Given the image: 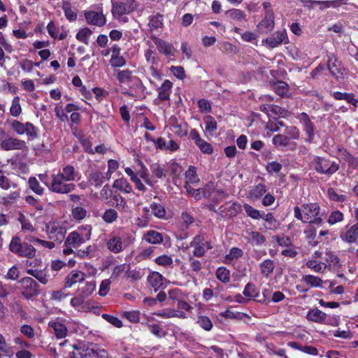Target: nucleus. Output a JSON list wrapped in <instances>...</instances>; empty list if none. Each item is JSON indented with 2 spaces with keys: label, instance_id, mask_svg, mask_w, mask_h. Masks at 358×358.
Wrapping results in <instances>:
<instances>
[{
  "label": "nucleus",
  "instance_id": "1",
  "mask_svg": "<svg viewBox=\"0 0 358 358\" xmlns=\"http://www.w3.org/2000/svg\"><path fill=\"white\" fill-rule=\"evenodd\" d=\"M320 207L317 203H304L301 207L296 206L294 208V215L303 223H314L316 226H321L322 219L319 216Z\"/></svg>",
  "mask_w": 358,
  "mask_h": 358
},
{
  "label": "nucleus",
  "instance_id": "2",
  "mask_svg": "<svg viewBox=\"0 0 358 358\" xmlns=\"http://www.w3.org/2000/svg\"><path fill=\"white\" fill-rule=\"evenodd\" d=\"M309 166L317 173L327 176L333 175L339 169V164L336 162L319 156L313 157Z\"/></svg>",
  "mask_w": 358,
  "mask_h": 358
},
{
  "label": "nucleus",
  "instance_id": "3",
  "mask_svg": "<svg viewBox=\"0 0 358 358\" xmlns=\"http://www.w3.org/2000/svg\"><path fill=\"white\" fill-rule=\"evenodd\" d=\"M9 250L13 253L22 257L32 259L36 255V248L27 242L22 243L18 236L12 238L9 244Z\"/></svg>",
  "mask_w": 358,
  "mask_h": 358
},
{
  "label": "nucleus",
  "instance_id": "4",
  "mask_svg": "<svg viewBox=\"0 0 358 358\" xmlns=\"http://www.w3.org/2000/svg\"><path fill=\"white\" fill-rule=\"evenodd\" d=\"M67 181L63 179L60 174L53 173L51 175V182L47 185L49 190L57 194H69L76 189V185L73 183H67Z\"/></svg>",
  "mask_w": 358,
  "mask_h": 358
},
{
  "label": "nucleus",
  "instance_id": "5",
  "mask_svg": "<svg viewBox=\"0 0 358 358\" xmlns=\"http://www.w3.org/2000/svg\"><path fill=\"white\" fill-rule=\"evenodd\" d=\"M20 284L22 295L27 299H30L40 294L38 284L30 277L22 278L18 282Z\"/></svg>",
  "mask_w": 358,
  "mask_h": 358
},
{
  "label": "nucleus",
  "instance_id": "6",
  "mask_svg": "<svg viewBox=\"0 0 358 358\" xmlns=\"http://www.w3.org/2000/svg\"><path fill=\"white\" fill-rule=\"evenodd\" d=\"M83 229L87 231L86 234H80L78 231L71 232L65 240V246L78 248L86 241L89 240L91 236L92 227L89 225H85Z\"/></svg>",
  "mask_w": 358,
  "mask_h": 358
},
{
  "label": "nucleus",
  "instance_id": "7",
  "mask_svg": "<svg viewBox=\"0 0 358 358\" xmlns=\"http://www.w3.org/2000/svg\"><path fill=\"white\" fill-rule=\"evenodd\" d=\"M138 6L136 0H127L125 2H113L112 13L113 16L120 17L122 15H127L134 11Z\"/></svg>",
  "mask_w": 358,
  "mask_h": 358
},
{
  "label": "nucleus",
  "instance_id": "8",
  "mask_svg": "<svg viewBox=\"0 0 358 358\" xmlns=\"http://www.w3.org/2000/svg\"><path fill=\"white\" fill-rule=\"evenodd\" d=\"M298 119L307 136L306 141L312 143L315 137V126L310 117L306 113L303 112L299 115Z\"/></svg>",
  "mask_w": 358,
  "mask_h": 358
},
{
  "label": "nucleus",
  "instance_id": "9",
  "mask_svg": "<svg viewBox=\"0 0 358 358\" xmlns=\"http://www.w3.org/2000/svg\"><path fill=\"white\" fill-rule=\"evenodd\" d=\"M0 148L3 150H22L26 148V142L24 141L6 136L0 142Z\"/></svg>",
  "mask_w": 358,
  "mask_h": 358
},
{
  "label": "nucleus",
  "instance_id": "10",
  "mask_svg": "<svg viewBox=\"0 0 358 358\" xmlns=\"http://www.w3.org/2000/svg\"><path fill=\"white\" fill-rule=\"evenodd\" d=\"M282 43H288V37L285 29L276 31L266 39V44L268 47L273 48L278 47Z\"/></svg>",
  "mask_w": 358,
  "mask_h": 358
},
{
  "label": "nucleus",
  "instance_id": "11",
  "mask_svg": "<svg viewBox=\"0 0 358 358\" xmlns=\"http://www.w3.org/2000/svg\"><path fill=\"white\" fill-rule=\"evenodd\" d=\"M128 245L119 236H112L106 242L108 250L115 254L120 253Z\"/></svg>",
  "mask_w": 358,
  "mask_h": 358
},
{
  "label": "nucleus",
  "instance_id": "12",
  "mask_svg": "<svg viewBox=\"0 0 358 358\" xmlns=\"http://www.w3.org/2000/svg\"><path fill=\"white\" fill-rule=\"evenodd\" d=\"M151 39L153 41L160 53L167 57H173L175 55L176 50L172 44L153 36H151Z\"/></svg>",
  "mask_w": 358,
  "mask_h": 358
},
{
  "label": "nucleus",
  "instance_id": "13",
  "mask_svg": "<svg viewBox=\"0 0 358 358\" xmlns=\"http://www.w3.org/2000/svg\"><path fill=\"white\" fill-rule=\"evenodd\" d=\"M306 318L308 320L316 323L334 325L331 322L327 320V314L318 308L309 310L307 313Z\"/></svg>",
  "mask_w": 358,
  "mask_h": 358
},
{
  "label": "nucleus",
  "instance_id": "14",
  "mask_svg": "<svg viewBox=\"0 0 358 358\" xmlns=\"http://www.w3.org/2000/svg\"><path fill=\"white\" fill-rule=\"evenodd\" d=\"M203 234L195 236L190 242L189 245L193 248L192 256L201 257L206 254V249L203 246Z\"/></svg>",
  "mask_w": 358,
  "mask_h": 358
},
{
  "label": "nucleus",
  "instance_id": "15",
  "mask_svg": "<svg viewBox=\"0 0 358 358\" xmlns=\"http://www.w3.org/2000/svg\"><path fill=\"white\" fill-rule=\"evenodd\" d=\"M48 326L52 329L53 333L57 339L64 338L67 336V327L61 321L58 320L50 321Z\"/></svg>",
  "mask_w": 358,
  "mask_h": 358
},
{
  "label": "nucleus",
  "instance_id": "16",
  "mask_svg": "<svg viewBox=\"0 0 358 358\" xmlns=\"http://www.w3.org/2000/svg\"><path fill=\"white\" fill-rule=\"evenodd\" d=\"M85 273L80 271L73 270L67 275L64 281V287L66 288L71 287L77 282L84 281L85 278Z\"/></svg>",
  "mask_w": 358,
  "mask_h": 358
},
{
  "label": "nucleus",
  "instance_id": "17",
  "mask_svg": "<svg viewBox=\"0 0 358 358\" xmlns=\"http://www.w3.org/2000/svg\"><path fill=\"white\" fill-rule=\"evenodd\" d=\"M328 69L332 76L339 78L343 76V68L334 55L329 56Z\"/></svg>",
  "mask_w": 358,
  "mask_h": 358
},
{
  "label": "nucleus",
  "instance_id": "18",
  "mask_svg": "<svg viewBox=\"0 0 358 358\" xmlns=\"http://www.w3.org/2000/svg\"><path fill=\"white\" fill-rule=\"evenodd\" d=\"M164 277L158 272L153 271L148 276V282L155 292L163 287Z\"/></svg>",
  "mask_w": 358,
  "mask_h": 358
},
{
  "label": "nucleus",
  "instance_id": "19",
  "mask_svg": "<svg viewBox=\"0 0 358 358\" xmlns=\"http://www.w3.org/2000/svg\"><path fill=\"white\" fill-rule=\"evenodd\" d=\"M245 296L248 298H254L255 301L259 303H266V296H262V299H257L259 296V292L255 284L248 282L243 292Z\"/></svg>",
  "mask_w": 358,
  "mask_h": 358
},
{
  "label": "nucleus",
  "instance_id": "20",
  "mask_svg": "<svg viewBox=\"0 0 358 358\" xmlns=\"http://www.w3.org/2000/svg\"><path fill=\"white\" fill-rule=\"evenodd\" d=\"M345 231H342L340 234V238L349 243H355L358 238V226L353 224L348 228Z\"/></svg>",
  "mask_w": 358,
  "mask_h": 358
},
{
  "label": "nucleus",
  "instance_id": "21",
  "mask_svg": "<svg viewBox=\"0 0 358 358\" xmlns=\"http://www.w3.org/2000/svg\"><path fill=\"white\" fill-rule=\"evenodd\" d=\"M121 48L117 45H114L111 48V59L110 63L112 66L121 67L126 64L124 58L120 55Z\"/></svg>",
  "mask_w": 358,
  "mask_h": 358
},
{
  "label": "nucleus",
  "instance_id": "22",
  "mask_svg": "<svg viewBox=\"0 0 358 358\" xmlns=\"http://www.w3.org/2000/svg\"><path fill=\"white\" fill-rule=\"evenodd\" d=\"M105 180L104 173L96 169H92L88 174V180L91 185L99 187Z\"/></svg>",
  "mask_w": 358,
  "mask_h": 358
},
{
  "label": "nucleus",
  "instance_id": "23",
  "mask_svg": "<svg viewBox=\"0 0 358 358\" xmlns=\"http://www.w3.org/2000/svg\"><path fill=\"white\" fill-rule=\"evenodd\" d=\"M60 176L68 182H73L79 180L78 173L76 171L72 165H67L62 169V171L57 173Z\"/></svg>",
  "mask_w": 358,
  "mask_h": 358
},
{
  "label": "nucleus",
  "instance_id": "24",
  "mask_svg": "<svg viewBox=\"0 0 358 358\" xmlns=\"http://www.w3.org/2000/svg\"><path fill=\"white\" fill-rule=\"evenodd\" d=\"M155 315L163 318H186V314L184 311L176 310L172 308H166L159 310L158 312L155 313Z\"/></svg>",
  "mask_w": 358,
  "mask_h": 358
},
{
  "label": "nucleus",
  "instance_id": "25",
  "mask_svg": "<svg viewBox=\"0 0 358 358\" xmlns=\"http://www.w3.org/2000/svg\"><path fill=\"white\" fill-rule=\"evenodd\" d=\"M48 232L51 238L55 236L57 241L62 242L65 237L66 229L64 227H60L59 224H53L48 227Z\"/></svg>",
  "mask_w": 358,
  "mask_h": 358
},
{
  "label": "nucleus",
  "instance_id": "26",
  "mask_svg": "<svg viewBox=\"0 0 358 358\" xmlns=\"http://www.w3.org/2000/svg\"><path fill=\"white\" fill-rule=\"evenodd\" d=\"M173 84L169 80H166L160 87L158 88V98L162 101H167L170 98V91L172 88Z\"/></svg>",
  "mask_w": 358,
  "mask_h": 358
},
{
  "label": "nucleus",
  "instance_id": "27",
  "mask_svg": "<svg viewBox=\"0 0 358 358\" xmlns=\"http://www.w3.org/2000/svg\"><path fill=\"white\" fill-rule=\"evenodd\" d=\"M143 239L150 244H159L163 241V236L157 231L150 230L143 235Z\"/></svg>",
  "mask_w": 358,
  "mask_h": 358
},
{
  "label": "nucleus",
  "instance_id": "28",
  "mask_svg": "<svg viewBox=\"0 0 358 358\" xmlns=\"http://www.w3.org/2000/svg\"><path fill=\"white\" fill-rule=\"evenodd\" d=\"M143 210L146 213H148L150 210H151L152 214L158 218H164L166 215L164 207L162 204L155 202L151 203L149 208L144 207Z\"/></svg>",
  "mask_w": 358,
  "mask_h": 358
},
{
  "label": "nucleus",
  "instance_id": "29",
  "mask_svg": "<svg viewBox=\"0 0 358 358\" xmlns=\"http://www.w3.org/2000/svg\"><path fill=\"white\" fill-rule=\"evenodd\" d=\"M87 22H106V19L102 11L89 10L85 12Z\"/></svg>",
  "mask_w": 358,
  "mask_h": 358
},
{
  "label": "nucleus",
  "instance_id": "30",
  "mask_svg": "<svg viewBox=\"0 0 358 358\" xmlns=\"http://www.w3.org/2000/svg\"><path fill=\"white\" fill-rule=\"evenodd\" d=\"M93 343H86L83 341H78L77 343H75L72 345H70V346L75 350H76L77 353L83 355L84 358H87L88 355L90 353L89 350L90 348H92V345Z\"/></svg>",
  "mask_w": 358,
  "mask_h": 358
},
{
  "label": "nucleus",
  "instance_id": "31",
  "mask_svg": "<svg viewBox=\"0 0 358 358\" xmlns=\"http://www.w3.org/2000/svg\"><path fill=\"white\" fill-rule=\"evenodd\" d=\"M333 96L336 100H345L355 108L357 107L358 100L355 98V95L352 93L335 92L333 93Z\"/></svg>",
  "mask_w": 358,
  "mask_h": 358
},
{
  "label": "nucleus",
  "instance_id": "32",
  "mask_svg": "<svg viewBox=\"0 0 358 358\" xmlns=\"http://www.w3.org/2000/svg\"><path fill=\"white\" fill-rule=\"evenodd\" d=\"M113 187L124 193H131L133 191L132 186L124 178L115 180Z\"/></svg>",
  "mask_w": 358,
  "mask_h": 358
},
{
  "label": "nucleus",
  "instance_id": "33",
  "mask_svg": "<svg viewBox=\"0 0 358 358\" xmlns=\"http://www.w3.org/2000/svg\"><path fill=\"white\" fill-rule=\"evenodd\" d=\"M259 268L261 273L268 278L273 272L274 262L270 259H266L260 263Z\"/></svg>",
  "mask_w": 358,
  "mask_h": 358
},
{
  "label": "nucleus",
  "instance_id": "34",
  "mask_svg": "<svg viewBox=\"0 0 358 358\" xmlns=\"http://www.w3.org/2000/svg\"><path fill=\"white\" fill-rule=\"evenodd\" d=\"M89 351L87 358H109L108 352L104 349H101L96 344L93 343Z\"/></svg>",
  "mask_w": 358,
  "mask_h": 358
},
{
  "label": "nucleus",
  "instance_id": "35",
  "mask_svg": "<svg viewBox=\"0 0 358 358\" xmlns=\"http://www.w3.org/2000/svg\"><path fill=\"white\" fill-rule=\"evenodd\" d=\"M226 16L229 20L243 21L245 18L244 13L238 9H231L226 12Z\"/></svg>",
  "mask_w": 358,
  "mask_h": 358
},
{
  "label": "nucleus",
  "instance_id": "36",
  "mask_svg": "<svg viewBox=\"0 0 358 358\" xmlns=\"http://www.w3.org/2000/svg\"><path fill=\"white\" fill-rule=\"evenodd\" d=\"M206 124V132L210 135H213V132L217 130V124L215 118L210 115H207L203 118Z\"/></svg>",
  "mask_w": 358,
  "mask_h": 358
},
{
  "label": "nucleus",
  "instance_id": "37",
  "mask_svg": "<svg viewBox=\"0 0 358 358\" xmlns=\"http://www.w3.org/2000/svg\"><path fill=\"white\" fill-rule=\"evenodd\" d=\"M27 273L33 276L36 279H37L41 283L45 285L48 282V276L46 273H43L42 271L34 270L31 268L27 270Z\"/></svg>",
  "mask_w": 358,
  "mask_h": 358
},
{
  "label": "nucleus",
  "instance_id": "38",
  "mask_svg": "<svg viewBox=\"0 0 358 358\" xmlns=\"http://www.w3.org/2000/svg\"><path fill=\"white\" fill-rule=\"evenodd\" d=\"M273 90L279 96H282L285 95L287 94V92H288L289 86L285 82H284L282 80H278V81L273 83Z\"/></svg>",
  "mask_w": 358,
  "mask_h": 358
},
{
  "label": "nucleus",
  "instance_id": "39",
  "mask_svg": "<svg viewBox=\"0 0 358 358\" xmlns=\"http://www.w3.org/2000/svg\"><path fill=\"white\" fill-rule=\"evenodd\" d=\"M302 280L313 287H321L322 284V280L321 278L312 275H303Z\"/></svg>",
  "mask_w": 358,
  "mask_h": 358
},
{
  "label": "nucleus",
  "instance_id": "40",
  "mask_svg": "<svg viewBox=\"0 0 358 358\" xmlns=\"http://www.w3.org/2000/svg\"><path fill=\"white\" fill-rule=\"evenodd\" d=\"M118 213L116 210L113 208H108L105 210L102 215L103 220L107 224H111L117 220Z\"/></svg>",
  "mask_w": 358,
  "mask_h": 358
},
{
  "label": "nucleus",
  "instance_id": "41",
  "mask_svg": "<svg viewBox=\"0 0 358 358\" xmlns=\"http://www.w3.org/2000/svg\"><path fill=\"white\" fill-rule=\"evenodd\" d=\"M262 218L266 222L267 225H265V227L268 229H275L279 226L278 221L273 217L271 213H268L266 214H264V213H263Z\"/></svg>",
  "mask_w": 358,
  "mask_h": 358
},
{
  "label": "nucleus",
  "instance_id": "42",
  "mask_svg": "<svg viewBox=\"0 0 358 358\" xmlns=\"http://www.w3.org/2000/svg\"><path fill=\"white\" fill-rule=\"evenodd\" d=\"M264 10V19L262 22H274V15L273 13L271 4L268 1H264L262 3Z\"/></svg>",
  "mask_w": 358,
  "mask_h": 358
},
{
  "label": "nucleus",
  "instance_id": "43",
  "mask_svg": "<svg viewBox=\"0 0 358 358\" xmlns=\"http://www.w3.org/2000/svg\"><path fill=\"white\" fill-rule=\"evenodd\" d=\"M29 188L36 194L42 195L44 192V188L42 187L35 177H30L28 180Z\"/></svg>",
  "mask_w": 358,
  "mask_h": 358
},
{
  "label": "nucleus",
  "instance_id": "44",
  "mask_svg": "<svg viewBox=\"0 0 358 358\" xmlns=\"http://www.w3.org/2000/svg\"><path fill=\"white\" fill-rule=\"evenodd\" d=\"M222 208L223 210H221V213L227 210L229 213V217H234L237 215L238 213L241 210V206L238 203H233L229 207H227L226 206H222L220 208V209Z\"/></svg>",
  "mask_w": 358,
  "mask_h": 358
},
{
  "label": "nucleus",
  "instance_id": "45",
  "mask_svg": "<svg viewBox=\"0 0 358 358\" xmlns=\"http://www.w3.org/2000/svg\"><path fill=\"white\" fill-rule=\"evenodd\" d=\"M266 192V186L263 184H258L250 192V196L252 199L260 198Z\"/></svg>",
  "mask_w": 358,
  "mask_h": 358
},
{
  "label": "nucleus",
  "instance_id": "46",
  "mask_svg": "<svg viewBox=\"0 0 358 358\" xmlns=\"http://www.w3.org/2000/svg\"><path fill=\"white\" fill-rule=\"evenodd\" d=\"M116 78L122 83L131 82L132 78V72L129 69L119 71L117 73Z\"/></svg>",
  "mask_w": 358,
  "mask_h": 358
},
{
  "label": "nucleus",
  "instance_id": "47",
  "mask_svg": "<svg viewBox=\"0 0 358 358\" xmlns=\"http://www.w3.org/2000/svg\"><path fill=\"white\" fill-rule=\"evenodd\" d=\"M272 142L276 147H287L289 145L288 136L283 134L274 136Z\"/></svg>",
  "mask_w": 358,
  "mask_h": 358
},
{
  "label": "nucleus",
  "instance_id": "48",
  "mask_svg": "<svg viewBox=\"0 0 358 358\" xmlns=\"http://www.w3.org/2000/svg\"><path fill=\"white\" fill-rule=\"evenodd\" d=\"M129 268H130V265L127 264H122L116 266L113 270L110 278L111 279L118 278L122 275V273H124V272L127 273V271H129Z\"/></svg>",
  "mask_w": 358,
  "mask_h": 358
},
{
  "label": "nucleus",
  "instance_id": "49",
  "mask_svg": "<svg viewBox=\"0 0 358 358\" xmlns=\"http://www.w3.org/2000/svg\"><path fill=\"white\" fill-rule=\"evenodd\" d=\"M138 164L141 169L138 171L137 176L138 175L141 178L144 180L145 183L150 186H152V182L149 178L148 170L142 162L139 161Z\"/></svg>",
  "mask_w": 358,
  "mask_h": 358
},
{
  "label": "nucleus",
  "instance_id": "50",
  "mask_svg": "<svg viewBox=\"0 0 358 358\" xmlns=\"http://www.w3.org/2000/svg\"><path fill=\"white\" fill-rule=\"evenodd\" d=\"M22 113V108L20 104V97L15 96L12 101L10 108V113L13 117H18Z\"/></svg>",
  "mask_w": 358,
  "mask_h": 358
},
{
  "label": "nucleus",
  "instance_id": "51",
  "mask_svg": "<svg viewBox=\"0 0 358 358\" xmlns=\"http://www.w3.org/2000/svg\"><path fill=\"white\" fill-rule=\"evenodd\" d=\"M220 315L222 317L229 318V319H236V320H243L245 317H248L246 314L237 312L234 313L230 309H227L224 312L220 313Z\"/></svg>",
  "mask_w": 358,
  "mask_h": 358
},
{
  "label": "nucleus",
  "instance_id": "52",
  "mask_svg": "<svg viewBox=\"0 0 358 358\" xmlns=\"http://www.w3.org/2000/svg\"><path fill=\"white\" fill-rule=\"evenodd\" d=\"M0 187L3 189L8 190L11 187L16 188L17 185L15 182H12L6 176H4L3 171L0 170Z\"/></svg>",
  "mask_w": 358,
  "mask_h": 358
},
{
  "label": "nucleus",
  "instance_id": "53",
  "mask_svg": "<svg viewBox=\"0 0 358 358\" xmlns=\"http://www.w3.org/2000/svg\"><path fill=\"white\" fill-rule=\"evenodd\" d=\"M216 277L222 282H228L230 280V273L224 267H219L215 273Z\"/></svg>",
  "mask_w": 358,
  "mask_h": 358
},
{
  "label": "nucleus",
  "instance_id": "54",
  "mask_svg": "<svg viewBox=\"0 0 358 358\" xmlns=\"http://www.w3.org/2000/svg\"><path fill=\"white\" fill-rule=\"evenodd\" d=\"M72 217L74 220H83L87 215V210L81 206H72Z\"/></svg>",
  "mask_w": 358,
  "mask_h": 358
},
{
  "label": "nucleus",
  "instance_id": "55",
  "mask_svg": "<svg viewBox=\"0 0 358 358\" xmlns=\"http://www.w3.org/2000/svg\"><path fill=\"white\" fill-rule=\"evenodd\" d=\"M92 34V31L89 28H84L80 29L76 34V38L85 44H88V38Z\"/></svg>",
  "mask_w": 358,
  "mask_h": 358
},
{
  "label": "nucleus",
  "instance_id": "56",
  "mask_svg": "<svg viewBox=\"0 0 358 358\" xmlns=\"http://www.w3.org/2000/svg\"><path fill=\"white\" fill-rule=\"evenodd\" d=\"M150 171L157 178L166 177L165 169L158 163H154L150 166Z\"/></svg>",
  "mask_w": 358,
  "mask_h": 358
},
{
  "label": "nucleus",
  "instance_id": "57",
  "mask_svg": "<svg viewBox=\"0 0 358 358\" xmlns=\"http://www.w3.org/2000/svg\"><path fill=\"white\" fill-rule=\"evenodd\" d=\"M243 207L248 216L255 220H259L262 218L263 213H261L259 210L254 208L253 207L247 203L244 204Z\"/></svg>",
  "mask_w": 358,
  "mask_h": 358
},
{
  "label": "nucleus",
  "instance_id": "58",
  "mask_svg": "<svg viewBox=\"0 0 358 358\" xmlns=\"http://www.w3.org/2000/svg\"><path fill=\"white\" fill-rule=\"evenodd\" d=\"M96 289V283L94 281L87 282L83 287L80 289V294L87 298L92 294Z\"/></svg>",
  "mask_w": 358,
  "mask_h": 358
},
{
  "label": "nucleus",
  "instance_id": "59",
  "mask_svg": "<svg viewBox=\"0 0 358 358\" xmlns=\"http://www.w3.org/2000/svg\"><path fill=\"white\" fill-rule=\"evenodd\" d=\"M47 29L49 33V34L52 38H59L60 40H62L66 38V33H61L59 34V31L57 30V28L55 27V24H48Z\"/></svg>",
  "mask_w": 358,
  "mask_h": 358
},
{
  "label": "nucleus",
  "instance_id": "60",
  "mask_svg": "<svg viewBox=\"0 0 358 358\" xmlns=\"http://www.w3.org/2000/svg\"><path fill=\"white\" fill-rule=\"evenodd\" d=\"M197 323L206 331H210L213 327V323L207 316H199L197 320Z\"/></svg>",
  "mask_w": 358,
  "mask_h": 358
},
{
  "label": "nucleus",
  "instance_id": "61",
  "mask_svg": "<svg viewBox=\"0 0 358 358\" xmlns=\"http://www.w3.org/2000/svg\"><path fill=\"white\" fill-rule=\"evenodd\" d=\"M285 136H288L289 141L290 139H298L300 136L299 129L294 126L287 127L285 130Z\"/></svg>",
  "mask_w": 358,
  "mask_h": 358
},
{
  "label": "nucleus",
  "instance_id": "62",
  "mask_svg": "<svg viewBox=\"0 0 358 358\" xmlns=\"http://www.w3.org/2000/svg\"><path fill=\"white\" fill-rule=\"evenodd\" d=\"M250 241L256 245H262L265 243L266 238L258 231H251L250 234Z\"/></svg>",
  "mask_w": 358,
  "mask_h": 358
},
{
  "label": "nucleus",
  "instance_id": "63",
  "mask_svg": "<svg viewBox=\"0 0 358 358\" xmlns=\"http://www.w3.org/2000/svg\"><path fill=\"white\" fill-rule=\"evenodd\" d=\"M343 214L341 211L334 210L330 214L327 222L329 224H334L341 222L343 220Z\"/></svg>",
  "mask_w": 358,
  "mask_h": 358
},
{
  "label": "nucleus",
  "instance_id": "64",
  "mask_svg": "<svg viewBox=\"0 0 358 358\" xmlns=\"http://www.w3.org/2000/svg\"><path fill=\"white\" fill-rule=\"evenodd\" d=\"M155 262L163 266H169L173 264V259L169 255H162L157 257Z\"/></svg>",
  "mask_w": 358,
  "mask_h": 358
}]
</instances>
